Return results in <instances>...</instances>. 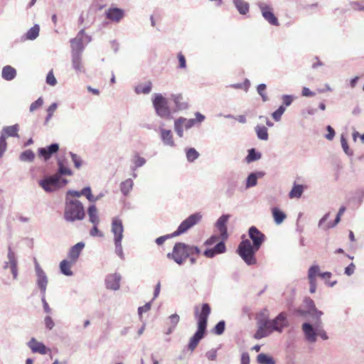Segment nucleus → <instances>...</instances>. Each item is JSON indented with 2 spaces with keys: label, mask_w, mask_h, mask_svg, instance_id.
I'll return each instance as SVG.
<instances>
[{
  "label": "nucleus",
  "mask_w": 364,
  "mask_h": 364,
  "mask_svg": "<svg viewBox=\"0 0 364 364\" xmlns=\"http://www.w3.org/2000/svg\"><path fill=\"white\" fill-rule=\"evenodd\" d=\"M59 149L58 144L54 143L47 146L46 148H41L38 149V154L41 156L43 157L46 161L49 159L53 154L56 153Z\"/></svg>",
  "instance_id": "a878e982"
},
{
  "label": "nucleus",
  "mask_w": 364,
  "mask_h": 364,
  "mask_svg": "<svg viewBox=\"0 0 364 364\" xmlns=\"http://www.w3.org/2000/svg\"><path fill=\"white\" fill-rule=\"evenodd\" d=\"M58 169L57 173L55 174H59V176L61 177V176H72L73 171L68 166L67 162L65 159H59L58 160Z\"/></svg>",
  "instance_id": "c756f323"
},
{
  "label": "nucleus",
  "mask_w": 364,
  "mask_h": 364,
  "mask_svg": "<svg viewBox=\"0 0 364 364\" xmlns=\"http://www.w3.org/2000/svg\"><path fill=\"white\" fill-rule=\"evenodd\" d=\"M186 159L189 162H193L199 157V153L194 148L187 149L186 151Z\"/></svg>",
  "instance_id": "de8ad7c7"
},
{
  "label": "nucleus",
  "mask_w": 364,
  "mask_h": 364,
  "mask_svg": "<svg viewBox=\"0 0 364 364\" xmlns=\"http://www.w3.org/2000/svg\"><path fill=\"white\" fill-rule=\"evenodd\" d=\"M75 262H73L71 260L68 259H63L60 262V272L65 275V276H73V272L71 270V267L73 264H74Z\"/></svg>",
  "instance_id": "473e14b6"
},
{
  "label": "nucleus",
  "mask_w": 364,
  "mask_h": 364,
  "mask_svg": "<svg viewBox=\"0 0 364 364\" xmlns=\"http://www.w3.org/2000/svg\"><path fill=\"white\" fill-rule=\"evenodd\" d=\"M225 328V323L224 321H219L214 328V333L217 335H221L223 333Z\"/></svg>",
  "instance_id": "13d9d810"
},
{
  "label": "nucleus",
  "mask_w": 364,
  "mask_h": 364,
  "mask_svg": "<svg viewBox=\"0 0 364 364\" xmlns=\"http://www.w3.org/2000/svg\"><path fill=\"white\" fill-rule=\"evenodd\" d=\"M230 215L228 214L222 215L216 221L215 227L220 232V237L226 240L228 237L227 223Z\"/></svg>",
  "instance_id": "a211bd4d"
},
{
  "label": "nucleus",
  "mask_w": 364,
  "mask_h": 364,
  "mask_svg": "<svg viewBox=\"0 0 364 364\" xmlns=\"http://www.w3.org/2000/svg\"><path fill=\"white\" fill-rule=\"evenodd\" d=\"M111 232L113 235V242L116 255L122 260L124 259V254L122 241L124 237V225L122 220L119 217H114L111 223Z\"/></svg>",
  "instance_id": "20e7f679"
},
{
  "label": "nucleus",
  "mask_w": 364,
  "mask_h": 364,
  "mask_svg": "<svg viewBox=\"0 0 364 364\" xmlns=\"http://www.w3.org/2000/svg\"><path fill=\"white\" fill-rule=\"evenodd\" d=\"M92 41L91 36L85 33V30H80L77 36L70 40L71 53L82 54L85 46Z\"/></svg>",
  "instance_id": "0eeeda50"
},
{
  "label": "nucleus",
  "mask_w": 364,
  "mask_h": 364,
  "mask_svg": "<svg viewBox=\"0 0 364 364\" xmlns=\"http://www.w3.org/2000/svg\"><path fill=\"white\" fill-rule=\"evenodd\" d=\"M196 124V120L193 119H186L179 117L174 122V131L179 137L183 136V129H189Z\"/></svg>",
  "instance_id": "f8f14e48"
},
{
  "label": "nucleus",
  "mask_w": 364,
  "mask_h": 364,
  "mask_svg": "<svg viewBox=\"0 0 364 364\" xmlns=\"http://www.w3.org/2000/svg\"><path fill=\"white\" fill-rule=\"evenodd\" d=\"M314 321V326L309 323H304L302 330L306 340L309 343H315L317 337V322L316 318H312Z\"/></svg>",
  "instance_id": "ddd939ff"
},
{
  "label": "nucleus",
  "mask_w": 364,
  "mask_h": 364,
  "mask_svg": "<svg viewBox=\"0 0 364 364\" xmlns=\"http://www.w3.org/2000/svg\"><path fill=\"white\" fill-rule=\"evenodd\" d=\"M294 98L295 97L293 95H282V100L283 102V105H285L286 107L290 106L291 105V103L293 102Z\"/></svg>",
  "instance_id": "e2e57ef3"
},
{
  "label": "nucleus",
  "mask_w": 364,
  "mask_h": 364,
  "mask_svg": "<svg viewBox=\"0 0 364 364\" xmlns=\"http://www.w3.org/2000/svg\"><path fill=\"white\" fill-rule=\"evenodd\" d=\"M152 104L156 114L161 118L170 119L171 113L168 105V100L160 93L153 95Z\"/></svg>",
  "instance_id": "423d86ee"
},
{
  "label": "nucleus",
  "mask_w": 364,
  "mask_h": 364,
  "mask_svg": "<svg viewBox=\"0 0 364 364\" xmlns=\"http://www.w3.org/2000/svg\"><path fill=\"white\" fill-rule=\"evenodd\" d=\"M122 276L119 273L108 274L105 279L106 288L112 291H117L120 288Z\"/></svg>",
  "instance_id": "f3484780"
},
{
  "label": "nucleus",
  "mask_w": 364,
  "mask_h": 364,
  "mask_svg": "<svg viewBox=\"0 0 364 364\" xmlns=\"http://www.w3.org/2000/svg\"><path fill=\"white\" fill-rule=\"evenodd\" d=\"M317 321H318V322H317V336L321 337V338H322L324 341L328 340V336L326 332L325 331V330L321 326V319L319 318Z\"/></svg>",
  "instance_id": "5fc2aeb1"
},
{
  "label": "nucleus",
  "mask_w": 364,
  "mask_h": 364,
  "mask_svg": "<svg viewBox=\"0 0 364 364\" xmlns=\"http://www.w3.org/2000/svg\"><path fill=\"white\" fill-rule=\"evenodd\" d=\"M258 6L261 11L263 18L272 26H279L277 18L273 13L272 6L266 3L259 2Z\"/></svg>",
  "instance_id": "9b49d317"
},
{
  "label": "nucleus",
  "mask_w": 364,
  "mask_h": 364,
  "mask_svg": "<svg viewBox=\"0 0 364 364\" xmlns=\"http://www.w3.org/2000/svg\"><path fill=\"white\" fill-rule=\"evenodd\" d=\"M68 182L59 174H53L40 180L38 184L46 192L50 193L65 186Z\"/></svg>",
  "instance_id": "39448f33"
},
{
  "label": "nucleus",
  "mask_w": 364,
  "mask_h": 364,
  "mask_svg": "<svg viewBox=\"0 0 364 364\" xmlns=\"http://www.w3.org/2000/svg\"><path fill=\"white\" fill-rule=\"evenodd\" d=\"M40 26L38 24H35L31 27L24 35L23 38L25 40L33 41L36 39L39 36Z\"/></svg>",
  "instance_id": "4c0bfd02"
},
{
  "label": "nucleus",
  "mask_w": 364,
  "mask_h": 364,
  "mask_svg": "<svg viewBox=\"0 0 364 364\" xmlns=\"http://www.w3.org/2000/svg\"><path fill=\"white\" fill-rule=\"evenodd\" d=\"M320 275L319 267L318 265L311 266L308 272L309 280L316 281V276Z\"/></svg>",
  "instance_id": "8fccbe9b"
},
{
  "label": "nucleus",
  "mask_w": 364,
  "mask_h": 364,
  "mask_svg": "<svg viewBox=\"0 0 364 364\" xmlns=\"http://www.w3.org/2000/svg\"><path fill=\"white\" fill-rule=\"evenodd\" d=\"M7 258L8 262L4 263V268L7 269L9 267L13 274L14 279H16L18 277L17 259L14 252L11 250L10 246L8 248Z\"/></svg>",
  "instance_id": "2eb2a0df"
},
{
  "label": "nucleus",
  "mask_w": 364,
  "mask_h": 364,
  "mask_svg": "<svg viewBox=\"0 0 364 364\" xmlns=\"http://www.w3.org/2000/svg\"><path fill=\"white\" fill-rule=\"evenodd\" d=\"M352 9L355 11H364V4L360 1H352L350 3Z\"/></svg>",
  "instance_id": "680f3d73"
},
{
  "label": "nucleus",
  "mask_w": 364,
  "mask_h": 364,
  "mask_svg": "<svg viewBox=\"0 0 364 364\" xmlns=\"http://www.w3.org/2000/svg\"><path fill=\"white\" fill-rule=\"evenodd\" d=\"M257 136L259 139L267 141L269 139L268 130L264 125H257L255 128Z\"/></svg>",
  "instance_id": "ea45409f"
},
{
  "label": "nucleus",
  "mask_w": 364,
  "mask_h": 364,
  "mask_svg": "<svg viewBox=\"0 0 364 364\" xmlns=\"http://www.w3.org/2000/svg\"><path fill=\"white\" fill-rule=\"evenodd\" d=\"M225 251V245L224 242L221 241L217 243L214 247L205 250L203 255L208 258H213L215 255L223 254Z\"/></svg>",
  "instance_id": "4be33fe9"
},
{
  "label": "nucleus",
  "mask_w": 364,
  "mask_h": 364,
  "mask_svg": "<svg viewBox=\"0 0 364 364\" xmlns=\"http://www.w3.org/2000/svg\"><path fill=\"white\" fill-rule=\"evenodd\" d=\"M264 176L262 172H254L251 173L247 178L246 180V188H250L255 186L257 184V180Z\"/></svg>",
  "instance_id": "72a5a7b5"
},
{
  "label": "nucleus",
  "mask_w": 364,
  "mask_h": 364,
  "mask_svg": "<svg viewBox=\"0 0 364 364\" xmlns=\"http://www.w3.org/2000/svg\"><path fill=\"white\" fill-rule=\"evenodd\" d=\"M152 89V83L150 81L146 82L144 84H139L134 88V91L136 94H149Z\"/></svg>",
  "instance_id": "58836bf2"
},
{
  "label": "nucleus",
  "mask_w": 364,
  "mask_h": 364,
  "mask_svg": "<svg viewBox=\"0 0 364 364\" xmlns=\"http://www.w3.org/2000/svg\"><path fill=\"white\" fill-rule=\"evenodd\" d=\"M85 212L82 203L77 199L65 198L64 219L69 223L82 220Z\"/></svg>",
  "instance_id": "7ed1b4c3"
},
{
  "label": "nucleus",
  "mask_w": 364,
  "mask_h": 364,
  "mask_svg": "<svg viewBox=\"0 0 364 364\" xmlns=\"http://www.w3.org/2000/svg\"><path fill=\"white\" fill-rule=\"evenodd\" d=\"M16 75V70L10 65H6L2 69L1 76L8 81L12 80Z\"/></svg>",
  "instance_id": "f704fd0d"
},
{
  "label": "nucleus",
  "mask_w": 364,
  "mask_h": 364,
  "mask_svg": "<svg viewBox=\"0 0 364 364\" xmlns=\"http://www.w3.org/2000/svg\"><path fill=\"white\" fill-rule=\"evenodd\" d=\"M27 345L33 353L46 355L50 352L49 348H48L42 342L38 341L35 338H31Z\"/></svg>",
  "instance_id": "6ab92c4d"
},
{
  "label": "nucleus",
  "mask_w": 364,
  "mask_h": 364,
  "mask_svg": "<svg viewBox=\"0 0 364 364\" xmlns=\"http://www.w3.org/2000/svg\"><path fill=\"white\" fill-rule=\"evenodd\" d=\"M341 142L344 152L348 156H352L353 151L349 149L348 142L343 136L341 137Z\"/></svg>",
  "instance_id": "338daca9"
},
{
  "label": "nucleus",
  "mask_w": 364,
  "mask_h": 364,
  "mask_svg": "<svg viewBox=\"0 0 364 364\" xmlns=\"http://www.w3.org/2000/svg\"><path fill=\"white\" fill-rule=\"evenodd\" d=\"M261 157L262 154L260 152L257 151L255 149H250L245 159L247 163H251L260 159Z\"/></svg>",
  "instance_id": "c03bdc74"
},
{
  "label": "nucleus",
  "mask_w": 364,
  "mask_h": 364,
  "mask_svg": "<svg viewBox=\"0 0 364 364\" xmlns=\"http://www.w3.org/2000/svg\"><path fill=\"white\" fill-rule=\"evenodd\" d=\"M168 321L170 326L176 328L180 321V317L177 314H173L168 316Z\"/></svg>",
  "instance_id": "69168bd1"
},
{
  "label": "nucleus",
  "mask_w": 364,
  "mask_h": 364,
  "mask_svg": "<svg viewBox=\"0 0 364 364\" xmlns=\"http://www.w3.org/2000/svg\"><path fill=\"white\" fill-rule=\"evenodd\" d=\"M106 17L115 22H119L124 15V11L118 8L109 9L106 13Z\"/></svg>",
  "instance_id": "bb28decb"
},
{
  "label": "nucleus",
  "mask_w": 364,
  "mask_h": 364,
  "mask_svg": "<svg viewBox=\"0 0 364 364\" xmlns=\"http://www.w3.org/2000/svg\"><path fill=\"white\" fill-rule=\"evenodd\" d=\"M160 137L164 146L169 147H175L176 143L173 139V136L171 130L166 129L163 127L159 129Z\"/></svg>",
  "instance_id": "aec40b11"
},
{
  "label": "nucleus",
  "mask_w": 364,
  "mask_h": 364,
  "mask_svg": "<svg viewBox=\"0 0 364 364\" xmlns=\"http://www.w3.org/2000/svg\"><path fill=\"white\" fill-rule=\"evenodd\" d=\"M185 248L186 250V256L187 257V258L191 256L198 255L201 252L200 248L195 245H189L185 244Z\"/></svg>",
  "instance_id": "a18cd8bd"
},
{
  "label": "nucleus",
  "mask_w": 364,
  "mask_h": 364,
  "mask_svg": "<svg viewBox=\"0 0 364 364\" xmlns=\"http://www.w3.org/2000/svg\"><path fill=\"white\" fill-rule=\"evenodd\" d=\"M272 328L273 330L278 333H282L283 329L288 326V320L287 314L284 312L280 313L274 319L270 320Z\"/></svg>",
  "instance_id": "dca6fc26"
},
{
  "label": "nucleus",
  "mask_w": 364,
  "mask_h": 364,
  "mask_svg": "<svg viewBox=\"0 0 364 364\" xmlns=\"http://www.w3.org/2000/svg\"><path fill=\"white\" fill-rule=\"evenodd\" d=\"M266 85L264 83L259 84L257 86V92L261 96L263 102H267L268 100V97L265 92Z\"/></svg>",
  "instance_id": "6e6d98bb"
},
{
  "label": "nucleus",
  "mask_w": 364,
  "mask_h": 364,
  "mask_svg": "<svg viewBox=\"0 0 364 364\" xmlns=\"http://www.w3.org/2000/svg\"><path fill=\"white\" fill-rule=\"evenodd\" d=\"M69 155L71 157L72 161L73 162L75 167L79 169L82 166L83 163L81 157L73 152H70Z\"/></svg>",
  "instance_id": "864d4df0"
},
{
  "label": "nucleus",
  "mask_w": 364,
  "mask_h": 364,
  "mask_svg": "<svg viewBox=\"0 0 364 364\" xmlns=\"http://www.w3.org/2000/svg\"><path fill=\"white\" fill-rule=\"evenodd\" d=\"M202 219V215L196 213L188 216L178 226V229L171 234V236H178L187 232L192 227L198 224Z\"/></svg>",
  "instance_id": "6e6552de"
},
{
  "label": "nucleus",
  "mask_w": 364,
  "mask_h": 364,
  "mask_svg": "<svg viewBox=\"0 0 364 364\" xmlns=\"http://www.w3.org/2000/svg\"><path fill=\"white\" fill-rule=\"evenodd\" d=\"M87 215L89 217V221L92 225H99L100 218L98 211L95 205H90L87 208Z\"/></svg>",
  "instance_id": "2f4dec72"
},
{
  "label": "nucleus",
  "mask_w": 364,
  "mask_h": 364,
  "mask_svg": "<svg viewBox=\"0 0 364 364\" xmlns=\"http://www.w3.org/2000/svg\"><path fill=\"white\" fill-rule=\"evenodd\" d=\"M272 216L274 218V221L277 225H280L283 223V221L287 218L286 214L279 210L278 208H274L272 210Z\"/></svg>",
  "instance_id": "a19ab883"
},
{
  "label": "nucleus",
  "mask_w": 364,
  "mask_h": 364,
  "mask_svg": "<svg viewBox=\"0 0 364 364\" xmlns=\"http://www.w3.org/2000/svg\"><path fill=\"white\" fill-rule=\"evenodd\" d=\"M269 316V311L267 309H262L256 316L257 324L259 323L261 321H268Z\"/></svg>",
  "instance_id": "3c124183"
},
{
  "label": "nucleus",
  "mask_w": 364,
  "mask_h": 364,
  "mask_svg": "<svg viewBox=\"0 0 364 364\" xmlns=\"http://www.w3.org/2000/svg\"><path fill=\"white\" fill-rule=\"evenodd\" d=\"M305 304L309 308L307 314L312 318L318 320L322 316L323 313L318 311L314 305L313 300L307 299L305 300Z\"/></svg>",
  "instance_id": "c85d7f7f"
},
{
  "label": "nucleus",
  "mask_w": 364,
  "mask_h": 364,
  "mask_svg": "<svg viewBox=\"0 0 364 364\" xmlns=\"http://www.w3.org/2000/svg\"><path fill=\"white\" fill-rule=\"evenodd\" d=\"M171 99L175 105V110H184L188 107V105L183 100V97L181 94H173L171 95Z\"/></svg>",
  "instance_id": "cd10ccee"
},
{
  "label": "nucleus",
  "mask_w": 364,
  "mask_h": 364,
  "mask_svg": "<svg viewBox=\"0 0 364 364\" xmlns=\"http://www.w3.org/2000/svg\"><path fill=\"white\" fill-rule=\"evenodd\" d=\"M194 314L198 321V329L189 341L188 348L191 351L196 349L200 341L204 337L210 307L208 304H203L200 311L198 307H195Z\"/></svg>",
  "instance_id": "f03ea898"
},
{
  "label": "nucleus",
  "mask_w": 364,
  "mask_h": 364,
  "mask_svg": "<svg viewBox=\"0 0 364 364\" xmlns=\"http://www.w3.org/2000/svg\"><path fill=\"white\" fill-rule=\"evenodd\" d=\"M19 125L15 124L11 126L4 127L2 129L1 134L0 136H4V139L6 140V137H19L18 135Z\"/></svg>",
  "instance_id": "b1692460"
},
{
  "label": "nucleus",
  "mask_w": 364,
  "mask_h": 364,
  "mask_svg": "<svg viewBox=\"0 0 364 364\" xmlns=\"http://www.w3.org/2000/svg\"><path fill=\"white\" fill-rule=\"evenodd\" d=\"M257 360L259 364H275V361L273 358L264 353L259 354Z\"/></svg>",
  "instance_id": "49530a36"
},
{
  "label": "nucleus",
  "mask_w": 364,
  "mask_h": 364,
  "mask_svg": "<svg viewBox=\"0 0 364 364\" xmlns=\"http://www.w3.org/2000/svg\"><path fill=\"white\" fill-rule=\"evenodd\" d=\"M71 64L77 73H84L85 72L82 62V54L71 53Z\"/></svg>",
  "instance_id": "412c9836"
},
{
  "label": "nucleus",
  "mask_w": 364,
  "mask_h": 364,
  "mask_svg": "<svg viewBox=\"0 0 364 364\" xmlns=\"http://www.w3.org/2000/svg\"><path fill=\"white\" fill-rule=\"evenodd\" d=\"M225 251V245L224 242L221 241L217 243L214 247L205 250L203 255L208 258H213L215 255L223 254Z\"/></svg>",
  "instance_id": "5701e85b"
},
{
  "label": "nucleus",
  "mask_w": 364,
  "mask_h": 364,
  "mask_svg": "<svg viewBox=\"0 0 364 364\" xmlns=\"http://www.w3.org/2000/svg\"><path fill=\"white\" fill-rule=\"evenodd\" d=\"M217 349L212 348L205 353V357L208 360L214 361L217 359Z\"/></svg>",
  "instance_id": "052dcab7"
},
{
  "label": "nucleus",
  "mask_w": 364,
  "mask_h": 364,
  "mask_svg": "<svg viewBox=\"0 0 364 364\" xmlns=\"http://www.w3.org/2000/svg\"><path fill=\"white\" fill-rule=\"evenodd\" d=\"M82 196H85L86 198L92 203L94 200V196L92 194L91 188L90 186H86L81 190Z\"/></svg>",
  "instance_id": "4d7b16f0"
},
{
  "label": "nucleus",
  "mask_w": 364,
  "mask_h": 364,
  "mask_svg": "<svg viewBox=\"0 0 364 364\" xmlns=\"http://www.w3.org/2000/svg\"><path fill=\"white\" fill-rule=\"evenodd\" d=\"M232 4L241 15H246L250 11V4L245 0H232Z\"/></svg>",
  "instance_id": "7c9ffc66"
},
{
  "label": "nucleus",
  "mask_w": 364,
  "mask_h": 364,
  "mask_svg": "<svg viewBox=\"0 0 364 364\" xmlns=\"http://www.w3.org/2000/svg\"><path fill=\"white\" fill-rule=\"evenodd\" d=\"M35 272L36 275V285L41 291V294H46L47 286L48 284V278L46 273L41 267L37 260L34 259Z\"/></svg>",
  "instance_id": "9d476101"
},
{
  "label": "nucleus",
  "mask_w": 364,
  "mask_h": 364,
  "mask_svg": "<svg viewBox=\"0 0 364 364\" xmlns=\"http://www.w3.org/2000/svg\"><path fill=\"white\" fill-rule=\"evenodd\" d=\"M134 164L131 167L133 171H135L138 168L143 166L146 164V159L144 157L140 156L139 154H135L132 159Z\"/></svg>",
  "instance_id": "37998d69"
},
{
  "label": "nucleus",
  "mask_w": 364,
  "mask_h": 364,
  "mask_svg": "<svg viewBox=\"0 0 364 364\" xmlns=\"http://www.w3.org/2000/svg\"><path fill=\"white\" fill-rule=\"evenodd\" d=\"M134 186V181L131 178H127L120 183V191L124 196H127L132 191Z\"/></svg>",
  "instance_id": "c9c22d12"
},
{
  "label": "nucleus",
  "mask_w": 364,
  "mask_h": 364,
  "mask_svg": "<svg viewBox=\"0 0 364 364\" xmlns=\"http://www.w3.org/2000/svg\"><path fill=\"white\" fill-rule=\"evenodd\" d=\"M43 104V100L42 97H39L37 100L31 103L30 105L29 110L31 112H34L35 110L40 108Z\"/></svg>",
  "instance_id": "bf43d9fd"
},
{
  "label": "nucleus",
  "mask_w": 364,
  "mask_h": 364,
  "mask_svg": "<svg viewBox=\"0 0 364 364\" xmlns=\"http://www.w3.org/2000/svg\"><path fill=\"white\" fill-rule=\"evenodd\" d=\"M35 158L34 153L30 150H26L20 154L19 159L22 161H32Z\"/></svg>",
  "instance_id": "09e8293b"
},
{
  "label": "nucleus",
  "mask_w": 364,
  "mask_h": 364,
  "mask_svg": "<svg viewBox=\"0 0 364 364\" xmlns=\"http://www.w3.org/2000/svg\"><path fill=\"white\" fill-rule=\"evenodd\" d=\"M304 192V186L299 184H294L289 193L290 198H299Z\"/></svg>",
  "instance_id": "79ce46f5"
},
{
  "label": "nucleus",
  "mask_w": 364,
  "mask_h": 364,
  "mask_svg": "<svg viewBox=\"0 0 364 364\" xmlns=\"http://www.w3.org/2000/svg\"><path fill=\"white\" fill-rule=\"evenodd\" d=\"M286 110V107L284 105H281L279 107V108L275 110L272 114V118L276 121L279 122L281 120L282 116Z\"/></svg>",
  "instance_id": "603ef678"
},
{
  "label": "nucleus",
  "mask_w": 364,
  "mask_h": 364,
  "mask_svg": "<svg viewBox=\"0 0 364 364\" xmlns=\"http://www.w3.org/2000/svg\"><path fill=\"white\" fill-rule=\"evenodd\" d=\"M186 255V250L185 248V243L177 242L173 246L172 252L168 253L167 257L173 259L178 264L181 265L187 259Z\"/></svg>",
  "instance_id": "1a4fd4ad"
},
{
  "label": "nucleus",
  "mask_w": 364,
  "mask_h": 364,
  "mask_svg": "<svg viewBox=\"0 0 364 364\" xmlns=\"http://www.w3.org/2000/svg\"><path fill=\"white\" fill-rule=\"evenodd\" d=\"M257 330L254 335L255 339H261L269 336L274 331L272 328L271 321H261L257 324Z\"/></svg>",
  "instance_id": "4468645a"
},
{
  "label": "nucleus",
  "mask_w": 364,
  "mask_h": 364,
  "mask_svg": "<svg viewBox=\"0 0 364 364\" xmlns=\"http://www.w3.org/2000/svg\"><path fill=\"white\" fill-rule=\"evenodd\" d=\"M248 234L252 244L247 239L243 240L239 244L237 252L247 265H253L257 263L255 253L264 242L265 235L255 226L249 228Z\"/></svg>",
  "instance_id": "f257e3e1"
},
{
  "label": "nucleus",
  "mask_w": 364,
  "mask_h": 364,
  "mask_svg": "<svg viewBox=\"0 0 364 364\" xmlns=\"http://www.w3.org/2000/svg\"><path fill=\"white\" fill-rule=\"evenodd\" d=\"M340 215H337L336 217V219L333 223H328V224L323 225V223L327 220V219L329 218V213H326L323 215V217L320 220L318 223V226L321 228H323L326 230L333 228L336 226L341 220Z\"/></svg>",
  "instance_id": "e433bc0d"
},
{
  "label": "nucleus",
  "mask_w": 364,
  "mask_h": 364,
  "mask_svg": "<svg viewBox=\"0 0 364 364\" xmlns=\"http://www.w3.org/2000/svg\"><path fill=\"white\" fill-rule=\"evenodd\" d=\"M7 149V143L4 136H0V159L3 157Z\"/></svg>",
  "instance_id": "0e129e2a"
},
{
  "label": "nucleus",
  "mask_w": 364,
  "mask_h": 364,
  "mask_svg": "<svg viewBox=\"0 0 364 364\" xmlns=\"http://www.w3.org/2000/svg\"><path fill=\"white\" fill-rule=\"evenodd\" d=\"M84 247L85 243L82 242H77L69 250L68 259L73 262H76Z\"/></svg>",
  "instance_id": "393cba45"
},
{
  "label": "nucleus",
  "mask_w": 364,
  "mask_h": 364,
  "mask_svg": "<svg viewBox=\"0 0 364 364\" xmlns=\"http://www.w3.org/2000/svg\"><path fill=\"white\" fill-rule=\"evenodd\" d=\"M46 82L51 85L55 86L57 84V80L52 71H50L46 77Z\"/></svg>",
  "instance_id": "774afa93"
}]
</instances>
